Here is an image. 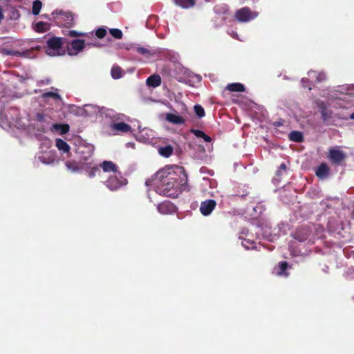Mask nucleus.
Wrapping results in <instances>:
<instances>
[{"label": "nucleus", "instance_id": "nucleus-28", "mask_svg": "<svg viewBox=\"0 0 354 354\" xmlns=\"http://www.w3.org/2000/svg\"><path fill=\"white\" fill-rule=\"evenodd\" d=\"M55 129L59 131L60 134H66L69 131L70 127L68 124H55Z\"/></svg>", "mask_w": 354, "mask_h": 354}, {"label": "nucleus", "instance_id": "nucleus-43", "mask_svg": "<svg viewBox=\"0 0 354 354\" xmlns=\"http://www.w3.org/2000/svg\"><path fill=\"white\" fill-rule=\"evenodd\" d=\"M309 82H310V81L308 78H302L301 79L302 86L304 88H306L308 86Z\"/></svg>", "mask_w": 354, "mask_h": 354}, {"label": "nucleus", "instance_id": "nucleus-4", "mask_svg": "<svg viewBox=\"0 0 354 354\" xmlns=\"http://www.w3.org/2000/svg\"><path fill=\"white\" fill-rule=\"evenodd\" d=\"M257 14L252 12L248 7H244L236 11L235 18L240 22H248L254 19Z\"/></svg>", "mask_w": 354, "mask_h": 354}, {"label": "nucleus", "instance_id": "nucleus-1", "mask_svg": "<svg viewBox=\"0 0 354 354\" xmlns=\"http://www.w3.org/2000/svg\"><path fill=\"white\" fill-rule=\"evenodd\" d=\"M189 190L187 176L184 171L179 178L167 177L159 187L160 194L173 198H177L183 191Z\"/></svg>", "mask_w": 354, "mask_h": 354}, {"label": "nucleus", "instance_id": "nucleus-10", "mask_svg": "<svg viewBox=\"0 0 354 354\" xmlns=\"http://www.w3.org/2000/svg\"><path fill=\"white\" fill-rule=\"evenodd\" d=\"M214 11L216 15L223 16V19L225 20L226 19L225 15L229 12V8L225 3H219L214 7Z\"/></svg>", "mask_w": 354, "mask_h": 354}, {"label": "nucleus", "instance_id": "nucleus-36", "mask_svg": "<svg viewBox=\"0 0 354 354\" xmlns=\"http://www.w3.org/2000/svg\"><path fill=\"white\" fill-rule=\"evenodd\" d=\"M97 172H100V169L97 167H91L87 169L88 176L90 178L95 176Z\"/></svg>", "mask_w": 354, "mask_h": 354}, {"label": "nucleus", "instance_id": "nucleus-34", "mask_svg": "<svg viewBox=\"0 0 354 354\" xmlns=\"http://www.w3.org/2000/svg\"><path fill=\"white\" fill-rule=\"evenodd\" d=\"M106 30L104 28H99L95 31V35L99 39L104 38L106 35Z\"/></svg>", "mask_w": 354, "mask_h": 354}, {"label": "nucleus", "instance_id": "nucleus-21", "mask_svg": "<svg viewBox=\"0 0 354 354\" xmlns=\"http://www.w3.org/2000/svg\"><path fill=\"white\" fill-rule=\"evenodd\" d=\"M288 138H289L290 140L296 142H301L304 141L303 133L298 131H292L289 133Z\"/></svg>", "mask_w": 354, "mask_h": 354}, {"label": "nucleus", "instance_id": "nucleus-19", "mask_svg": "<svg viewBox=\"0 0 354 354\" xmlns=\"http://www.w3.org/2000/svg\"><path fill=\"white\" fill-rule=\"evenodd\" d=\"M7 54L19 57H30L32 54V50H26L24 51L11 50H8Z\"/></svg>", "mask_w": 354, "mask_h": 354}, {"label": "nucleus", "instance_id": "nucleus-41", "mask_svg": "<svg viewBox=\"0 0 354 354\" xmlns=\"http://www.w3.org/2000/svg\"><path fill=\"white\" fill-rule=\"evenodd\" d=\"M70 37H81L84 36V33L77 32L76 30H70L68 34Z\"/></svg>", "mask_w": 354, "mask_h": 354}, {"label": "nucleus", "instance_id": "nucleus-32", "mask_svg": "<svg viewBox=\"0 0 354 354\" xmlns=\"http://www.w3.org/2000/svg\"><path fill=\"white\" fill-rule=\"evenodd\" d=\"M110 34L115 39H120L122 38L123 33L121 30L118 28H111L109 30Z\"/></svg>", "mask_w": 354, "mask_h": 354}, {"label": "nucleus", "instance_id": "nucleus-27", "mask_svg": "<svg viewBox=\"0 0 354 354\" xmlns=\"http://www.w3.org/2000/svg\"><path fill=\"white\" fill-rule=\"evenodd\" d=\"M322 118L323 121L326 122L331 118L332 112L329 111L324 104L320 106Z\"/></svg>", "mask_w": 354, "mask_h": 354}, {"label": "nucleus", "instance_id": "nucleus-7", "mask_svg": "<svg viewBox=\"0 0 354 354\" xmlns=\"http://www.w3.org/2000/svg\"><path fill=\"white\" fill-rule=\"evenodd\" d=\"M216 206V202L213 199H208L201 203L200 212L203 216H209Z\"/></svg>", "mask_w": 354, "mask_h": 354}, {"label": "nucleus", "instance_id": "nucleus-3", "mask_svg": "<svg viewBox=\"0 0 354 354\" xmlns=\"http://www.w3.org/2000/svg\"><path fill=\"white\" fill-rule=\"evenodd\" d=\"M62 46V38L51 37L47 41L46 53L50 56L60 55Z\"/></svg>", "mask_w": 354, "mask_h": 354}, {"label": "nucleus", "instance_id": "nucleus-13", "mask_svg": "<svg viewBox=\"0 0 354 354\" xmlns=\"http://www.w3.org/2000/svg\"><path fill=\"white\" fill-rule=\"evenodd\" d=\"M111 127L113 130L122 133H127L131 130V126L124 122L113 123Z\"/></svg>", "mask_w": 354, "mask_h": 354}, {"label": "nucleus", "instance_id": "nucleus-6", "mask_svg": "<svg viewBox=\"0 0 354 354\" xmlns=\"http://www.w3.org/2000/svg\"><path fill=\"white\" fill-rule=\"evenodd\" d=\"M328 158L333 164L340 165L345 160L346 154L339 149L330 148L328 151Z\"/></svg>", "mask_w": 354, "mask_h": 354}, {"label": "nucleus", "instance_id": "nucleus-33", "mask_svg": "<svg viewBox=\"0 0 354 354\" xmlns=\"http://www.w3.org/2000/svg\"><path fill=\"white\" fill-rule=\"evenodd\" d=\"M194 109L195 113L199 118H201L205 116V110L201 105L196 104L194 106Z\"/></svg>", "mask_w": 354, "mask_h": 354}, {"label": "nucleus", "instance_id": "nucleus-5", "mask_svg": "<svg viewBox=\"0 0 354 354\" xmlns=\"http://www.w3.org/2000/svg\"><path fill=\"white\" fill-rule=\"evenodd\" d=\"M312 234V229L307 225H302L295 230L292 237L299 242H304L308 239Z\"/></svg>", "mask_w": 354, "mask_h": 354}, {"label": "nucleus", "instance_id": "nucleus-29", "mask_svg": "<svg viewBox=\"0 0 354 354\" xmlns=\"http://www.w3.org/2000/svg\"><path fill=\"white\" fill-rule=\"evenodd\" d=\"M122 75V70L118 66H113L111 68V76L114 79H119Z\"/></svg>", "mask_w": 354, "mask_h": 354}, {"label": "nucleus", "instance_id": "nucleus-9", "mask_svg": "<svg viewBox=\"0 0 354 354\" xmlns=\"http://www.w3.org/2000/svg\"><path fill=\"white\" fill-rule=\"evenodd\" d=\"M106 187L111 191H115L121 187L122 183L115 176H110L106 182Z\"/></svg>", "mask_w": 354, "mask_h": 354}, {"label": "nucleus", "instance_id": "nucleus-44", "mask_svg": "<svg viewBox=\"0 0 354 354\" xmlns=\"http://www.w3.org/2000/svg\"><path fill=\"white\" fill-rule=\"evenodd\" d=\"M3 17H4V16H3V13L2 11V8L0 6V22L3 20Z\"/></svg>", "mask_w": 354, "mask_h": 354}, {"label": "nucleus", "instance_id": "nucleus-45", "mask_svg": "<svg viewBox=\"0 0 354 354\" xmlns=\"http://www.w3.org/2000/svg\"><path fill=\"white\" fill-rule=\"evenodd\" d=\"M350 118H351V119H354V113H353L351 115Z\"/></svg>", "mask_w": 354, "mask_h": 354}, {"label": "nucleus", "instance_id": "nucleus-17", "mask_svg": "<svg viewBox=\"0 0 354 354\" xmlns=\"http://www.w3.org/2000/svg\"><path fill=\"white\" fill-rule=\"evenodd\" d=\"M55 146L63 153H68L70 151V146L68 144L61 138H57L55 140Z\"/></svg>", "mask_w": 354, "mask_h": 354}, {"label": "nucleus", "instance_id": "nucleus-20", "mask_svg": "<svg viewBox=\"0 0 354 354\" xmlns=\"http://www.w3.org/2000/svg\"><path fill=\"white\" fill-rule=\"evenodd\" d=\"M226 89L231 92H243L245 91V86L241 83H231L227 84Z\"/></svg>", "mask_w": 354, "mask_h": 354}, {"label": "nucleus", "instance_id": "nucleus-24", "mask_svg": "<svg viewBox=\"0 0 354 354\" xmlns=\"http://www.w3.org/2000/svg\"><path fill=\"white\" fill-rule=\"evenodd\" d=\"M174 1L183 8H189L195 5V0H174Z\"/></svg>", "mask_w": 354, "mask_h": 354}, {"label": "nucleus", "instance_id": "nucleus-23", "mask_svg": "<svg viewBox=\"0 0 354 354\" xmlns=\"http://www.w3.org/2000/svg\"><path fill=\"white\" fill-rule=\"evenodd\" d=\"M190 132L192 133L197 138H202L207 142H211V138L206 135L203 131L198 129H192Z\"/></svg>", "mask_w": 354, "mask_h": 354}, {"label": "nucleus", "instance_id": "nucleus-12", "mask_svg": "<svg viewBox=\"0 0 354 354\" xmlns=\"http://www.w3.org/2000/svg\"><path fill=\"white\" fill-rule=\"evenodd\" d=\"M174 209V205L169 201H165L158 205V210L161 214H168Z\"/></svg>", "mask_w": 354, "mask_h": 354}, {"label": "nucleus", "instance_id": "nucleus-31", "mask_svg": "<svg viewBox=\"0 0 354 354\" xmlns=\"http://www.w3.org/2000/svg\"><path fill=\"white\" fill-rule=\"evenodd\" d=\"M41 97L44 99L50 97V98H53L56 100L61 99V96L57 93H55L53 91H48V92L44 93L41 95Z\"/></svg>", "mask_w": 354, "mask_h": 354}, {"label": "nucleus", "instance_id": "nucleus-26", "mask_svg": "<svg viewBox=\"0 0 354 354\" xmlns=\"http://www.w3.org/2000/svg\"><path fill=\"white\" fill-rule=\"evenodd\" d=\"M67 169L73 172H77L80 170L78 162L75 160H68L65 163Z\"/></svg>", "mask_w": 354, "mask_h": 354}, {"label": "nucleus", "instance_id": "nucleus-46", "mask_svg": "<svg viewBox=\"0 0 354 354\" xmlns=\"http://www.w3.org/2000/svg\"><path fill=\"white\" fill-rule=\"evenodd\" d=\"M232 35L233 37H235V36H236L237 35H236V33H234V34H232Z\"/></svg>", "mask_w": 354, "mask_h": 354}, {"label": "nucleus", "instance_id": "nucleus-14", "mask_svg": "<svg viewBox=\"0 0 354 354\" xmlns=\"http://www.w3.org/2000/svg\"><path fill=\"white\" fill-rule=\"evenodd\" d=\"M329 167L326 163H322L316 170V175L320 178H325L328 176Z\"/></svg>", "mask_w": 354, "mask_h": 354}, {"label": "nucleus", "instance_id": "nucleus-35", "mask_svg": "<svg viewBox=\"0 0 354 354\" xmlns=\"http://www.w3.org/2000/svg\"><path fill=\"white\" fill-rule=\"evenodd\" d=\"M254 242L250 241L248 239H244L242 241V245L247 250L253 249L254 248Z\"/></svg>", "mask_w": 354, "mask_h": 354}, {"label": "nucleus", "instance_id": "nucleus-40", "mask_svg": "<svg viewBox=\"0 0 354 354\" xmlns=\"http://www.w3.org/2000/svg\"><path fill=\"white\" fill-rule=\"evenodd\" d=\"M326 80V75L324 73H319L316 76V81L317 82H322Z\"/></svg>", "mask_w": 354, "mask_h": 354}, {"label": "nucleus", "instance_id": "nucleus-18", "mask_svg": "<svg viewBox=\"0 0 354 354\" xmlns=\"http://www.w3.org/2000/svg\"><path fill=\"white\" fill-rule=\"evenodd\" d=\"M288 263L286 261H281L279 263L278 270L277 274L279 276L288 277L289 273L287 272Z\"/></svg>", "mask_w": 354, "mask_h": 354}, {"label": "nucleus", "instance_id": "nucleus-25", "mask_svg": "<svg viewBox=\"0 0 354 354\" xmlns=\"http://www.w3.org/2000/svg\"><path fill=\"white\" fill-rule=\"evenodd\" d=\"M50 25L48 23L39 21L35 26V30L38 32H44L48 30Z\"/></svg>", "mask_w": 354, "mask_h": 354}, {"label": "nucleus", "instance_id": "nucleus-11", "mask_svg": "<svg viewBox=\"0 0 354 354\" xmlns=\"http://www.w3.org/2000/svg\"><path fill=\"white\" fill-rule=\"evenodd\" d=\"M99 167L102 169L104 172H116L118 166L112 161L104 160L100 164Z\"/></svg>", "mask_w": 354, "mask_h": 354}, {"label": "nucleus", "instance_id": "nucleus-8", "mask_svg": "<svg viewBox=\"0 0 354 354\" xmlns=\"http://www.w3.org/2000/svg\"><path fill=\"white\" fill-rule=\"evenodd\" d=\"M71 49H68V53L70 55L77 54L84 49L85 46V42L84 39H73L71 41Z\"/></svg>", "mask_w": 354, "mask_h": 354}, {"label": "nucleus", "instance_id": "nucleus-42", "mask_svg": "<svg viewBox=\"0 0 354 354\" xmlns=\"http://www.w3.org/2000/svg\"><path fill=\"white\" fill-rule=\"evenodd\" d=\"M51 83V80L49 78H46V79H44V80H41L40 82H39V86H44V85H48Z\"/></svg>", "mask_w": 354, "mask_h": 354}, {"label": "nucleus", "instance_id": "nucleus-37", "mask_svg": "<svg viewBox=\"0 0 354 354\" xmlns=\"http://www.w3.org/2000/svg\"><path fill=\"white\" fill-rule=\"evenodd\" d=\"M249 192L245 189H240L236 191V196L240 197L241 198H245L248 195H249Z\"/></svg>", "mask_w": 354, "mask_h": 354}, {"label": "nucleus", "instance_id": "nucleus-15", "mask_svg": "<svg viewBox=\"0 0 354 354\" xmlns=\"http://www.w3.org/2000/svg\"><path fill=\"white\" fill-rule=\"evenodd\" d=\"M147 84L149 86H151L153 88H156V87H158L161 84V77L159 75H150L147 79Z\"/></svg>", "mask_w": 354, "mask_h": 354}, {"label": "nucleus", "instance_id": "nucleus-39", "mask_svg": "<svg viewBox=\"0 0 354 354\" xmlns=\"http://www.w3.org/2000/svg\"><path fill=\"white\" fill-rule=\"evenodd\" d=\"M287 169L286 165L283 162L280 165L279 169L276 171V175L277 176H281L282 175V171H285Z\"/></svg>", "mask_w": 354, "mask_h": 354}, {"label": "nucleus", "instance_id": "nucleus-22", "mask_svg": "<svg viewBox=\"0 0 354 354\" xmlns=\"http://www.w3.org/2000/svg\"><path fill=\"white\" fill-rule=\"evenodd\" d=\"M174 151V148L171 145H167L165 147H160L158 149V153L163 157L169 158L171 156Z\"/></svg>", "mask_w": 354, "mask_h": 354}, {"label": "nucleus", "instance_id": "nucleus-2", "mask_svg": "<svg viewBox=\"0 0 354 354\" xmlns=\"http://www.w3.org/2000/svg\"><path fill=\"white\" fill-rule=\"evenodd\" d=\"M54 15H56L54 19L58 26L71 28L75 25L74 15L71 12L56 10L53 12Z\"/></svg>", "mask_w": 354, "mask_h": 354}, {"label": "nucleus", "instance_id": "nucleus-38", "mask_svg": "<svg viewBox=\"0 0 354 354\" xmlns=\"http://www.w3.org/2000/svg\"><path fill=\"white\" fill-rule=\"evenodd\" d=\"M136 52L143 55H147L150 54L149 50L143 47L136 48Z\"/></svg>", "mask_w": 354, "mask_h": 354}, {"label": "nucleus", "instance_id": "nucleus-30", "mask_svg": "<svg viewBox=\"0 0 354 354\" xmlns=\"http://www.w3.org/2000/svg\"><path fill=\"white\" fill-rule=\"evenodd\" d=\"M42 7V3L39 0H35L32 3V12L34 15H39Z\"/></svg>", "mask_w": 354, "mask_h": 354}, {"label": "nucleus", "instance_id": "nucleus-16", "mask_svg": "<svg viewBox=\"0 0 354 354\" xmlns=\"http://www.w3.org/2000/svg\"><path fill=\"white\" fill-rule=\"evenodd\" d=\"M166 119L169 122L176 124H183L185 122V119L182 116L174 113H167Z\"/></svg>", "mask_w": 354, "mask_h": 354}]
</instances>
